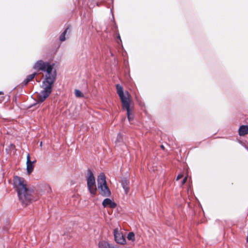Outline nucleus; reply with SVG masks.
Wrapping results in <instances>:
<instances>
[{"label":"nucleus","mask_w":248,"mask_h":248,"mask_svg":"<svg viewBox=\"0 0 248 248\" xmlns=\"http://www.w3.org/2000/svg\"><path fill=\"white\" fill-rule=\"evenodd\" d=\"M75 95L78 97H83V94L78 90H75Z\"/></svg>","instance_id":"nucleus-16"},{"label":"nucleus","mask_w":248,"mask_h":248,"mask_svg":"<svg viewBox=\"0 0 248 248\" xmlns=\"http://www.w3.org/2000/svg\"><path fill=\"white\" fill-rule=\"evenodd\" d=\"M113 234L115 242L121 245L126 244V240L122 232H121L119 228H117L114 230Z\"/></svg>","instance_id":"nucleus-6"},{"label":"nucleus","mask_w":248,"mask_h":248,"mask_svg":"<svg viewBox=\"0 0 248 248\" xmlns=\"http://www.w3.org/2000/svg\"><path fill=\"white\" fill-rule=\"evenodd\" d=\"M127 238L129 240H131L132 241H134L135 240V234L133 232H130L127 234Z\"/></svg>","instance_id":"nucleus-15"},{"label":"nucleus","mask_w":248,"mask_h":248,"mask_svg":"<svg viewBox=\"0 0 248 248\" xmlns=\"http://www.w3.org/2000/svg\"><path fill=\"white\" fill-rule=\"evenodd\" d=\"M36 75V73L28 75L26 79L23 81V84L25 85H27L30 81H31Z\"/></svg>","instance_id":"nucleus-11"},{"label":"nucleus","mask_w":248,"mask_h":248,"mask_svg":"<svg viewBox=\"0 0 248 248\" xmlns=\"http://www.w3.org/2000/svg\"><path fill=\"white\" fill-rule=\"evenodd\" d=\"M36 160L31 161L30 160V155L28 154L27 156V172L28 174H30L33 171Z\"/></svg>","instance_id":"nucleus-7"},{"label":"nucleus","mask_w":248,"mask_h":248,"mask_svg":"<svg viewBox=\"0 0 248 248\" xmlns=\"http://www.w3.org/2000/svg\"><path fill=\"white\" fill-rule=\"evenodd\" d=\"M129 181L128 179L124 178L122 180V186L126 194H127L129 191Z\"/></svg>","instance_id":"nucleus-9"},{"label":"nucleus","mask_w":248,"mask_h":248,"mask_svg":"<svg viewBox=\"0 0 248 248\" xmlns=\"http://www.w3.org/2000/svg\"><path fill=\"white\" fill-rule=\"evenodd\" d=\"M187 178L185 177L184 178V179L182 181V185H184L186 181Z\"/></svg>","instance_id":"nucleus-19"},{"label":"nucleus","mask_w":248,"mask_h":248,"mask_svg":"<svg viewBox=\"0 0 248 248\" xmlns=\"http://www.w3.org/2000/svg\"><path fill=\"white\" fill-rule=\"evenodd\" d=\"M3 93L2 92H0V94H3Z\"/></svg>","instance_id":"nucleus-21"},{"label":"nucleus","mask_w":248,"mask_h":248,"mask_svg":"<svg viewBox=\"0 0 248 248\" xmlns=\"http://www.w3.org/2000/svg\"><path fill=\"white\" fill-rule=\"evenodd\" d=\"M40 146H42V142H40Z\"/></svg>","instance_id":"nucleus-22"},{"label":"nucleus","mask_w":248,"mask_h":248,"mask_svg":"<svg viewBox=\"0 0 248 248\" xmlns=\"http://www.w3.org/2000/svg\"><path fill=\"white\" fill-rule=\"evenodd\" d=\"M161 147L162 148L164 149V146L163 145H161Z\"/></svg>","instance_id":"nucleus-23"},{"label":"nucleus","mask_w":248,"mask_h":248,"mask_svg":"<svg viewBox=\"0 0 248 248\" xmlns=\"http://www.w3.org/2000/svg\"><path fill=\"white\" fill-rule=\"evenodd\" d=\"M69 30V28L67 27L64 31L61 34L60 36V40L61 42H63L66 40L65 35L67 32V31Z\"/></svg>","instance_id":"nucleus-13"},{"label":"nucleus","mask_w":248,"mask_h":248,"mask_svg":"<svg viewBox=\"0 0 248 248\" xmlns=\"http://www.w3.org/2000/svg\"><path fill=\"white\" fill-rule=\"evenodd\" d=\"M97 186L99 193L103 197H109L111 191L107 186L106 176L104 173H101L97 177Z\"/></svg>","instance_id":"nucleus-3"},{"label":"nucleus","mask_w":248,"mask_h":248,"mask_svg":"<svg viewBox=\"0 0 248 248\" xmlns=\"http://www.w3.org/2000/svg\"><path fill=\"white\" fill-rule=\"evenodd\" d=\"M118 38L120 40V41L121 42V38H120V36L119 34H118Z\"/></svg>","instance_id":"nucleus-20"},{"label":"nucleus","mask_w":248,"mask_h":248,"mask_svg":"<svg viewBox=\"0 0 248 248\" xmlns=\"http://www.w3.org/2000/svg\"><path fill=\"white\" fill-rule=\"evenodd\" d=\"M183 175L182 174H178L177 176L176 180H178L180 179L181 178H182L183 177Z\"/></svg>","instance_id":"nucleus-17"},{"label":"nucleus","mask_w":248,"mask_h":248,"mask_svg":"<svg viewBox=\"0 0 248 248\" xmlns=\"http://www.w3.org/2000/svg\"><path fill=\"white\" fill-rule=\"evenodd\" d=\"M248 134V125H242L239 127V135L240 136H245Z\"/></svg>","instance_id":"nucleus-10"},{"label":"nucleus","mask_w":248,"mask_h":248,"mask_svg":"<svg viewBox=\"0 0 248 248\" xmlns=\"http://www.w3.org/2000/svg\"><path fill=\"white\" fill-rule=\"evenodd\" d=\"M87 183L88 188L91 194L95 195L96 192L97 188L95 185V177L91 170H88V176H87Z\"/></svg>","instance_id":"nucleus-4"},{"label":"nucleus","mask_w":248,"mask_h":248,"mask_svg":"<svg viewBox=\"0 0 248 248\" xmlns=\"http://www.w3.org/2000/svg\"><path fill=\"white\" fill-rule=\"evenodd\" d=\"M117 93L119 96L122 95L124 94V92L123 88L122 86L119 84L116 85Z\"/></svg>","instance_id":"nucleus-12"},{"label":"nucleus","mask_w":248,"mask_h":248,"mask_svg":"<svg viewBox=\"0 0 248 248\" xmlns=\"http://www.w3.org/2000/svg\"><path fill=\"white\" fill-rule=\"evenodd\" d=\"M125 110H126V114L128 120L130 122L133 119V116L131 113V108H129V109H126Z\"/></svg>","instance_id":"nucleus-14"},{"label":"nucleus","mask_w":248,"mask_h":248,"mask_svg":"<svg viewBox=\"0 0 248 248\" xmlns=\"http://www.w3.org/2000/svg\"><path fill=\"white\" fill-rule=\"evenodd\" d=\"M54 64H50L47 62L39 60L34 64L33 69L37 71L46 72L45 80L43 81L44 90L40 93L38 97V102H43L49 96L52 92L53 85L56 78L57 73L53 70Z\"/></svg>","instance_id":"nucleus-1"},{"label":"nucleus","mask_w":248,"mask_h":248,"mask_svg":"<svg viewBox=\"0 0 248 248\" xmlns=\"http://www.w3.org/2000/svg\"><path fill=\"white\" fill-rule=\"evenodd\" d=\"M122 139V136L121 134H118L117 136V140L119 141H120V140Z\"/></svg>","instance_id":"nucleus-18"},{"label":"nucleus","mask_w":248,"mask_h":248,"mask_svg":"<svg viewBox=\"0 0 248 248\" xmlns=\"http://www.w3.org/2000/svg\"><path fill=\"white\" fill-rule=\"evenodd\" d=\"M102 205L104 207H109L111 208H114L116 207V204L109 198H106L103 201Z\"/></svg>","instance_id":"nucleus-8"},{"label":"nucleus","mask_w":248,"mask_h":248,"mask_svg":"<svg viewBox=\"0 0 248 248\" xmlns=\"http://www.w3.org/2000/svg\"><path fill=\"white\" fill-rule=\"evenodd\" d=\"M119 97L122 102V108L123 109H129V108H131V97L128 92H125L124 94Z\"/></svg>","instance_id":"nucleus-5"},{"label":"nucleus","mask_w":248,"mask_h":248,"mask_svg":"<svg viewBox=\"0 0 248 248\" xmlns=\"http://www.w3.org/2000/svg\"><path fill=\"white\" fill-rule=\"evenodd\" d=\"M14 186L16 191L19 199L23 204L28 205L32 200L34 191L26 187L24 178L16 176L14 178Z\"/></svg>","instance_id":"nucleus-2"}]
</instances>
